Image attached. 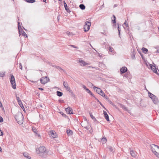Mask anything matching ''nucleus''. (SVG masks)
Returning <instances> with one entry per match:
<instances>
[{"mask_svg":"<svg viewBox=\"0 0 159 159\" xmlns=\"http://www.w3.org/2000/svg\"><path fill=\"white\" fill-rule=\"evenodd\" d=\"M113 48H112L110 47H109V51L112 52L113 51Z\"/></svg>","mask_w":159,"mask_h":159,"instance_id":"obj_39","label":"nucleus"},{"mask_svg":"<svg viewBox=\"0 0 159 159\" xmlns=\"http://www.w3.org/2000/svg\"><path fill=\"white\" fill-rule=\"evenodd\" d=\"M69 92L71 93V94L72 95V96H75V94H74L72 92L71 90V91H69Z\"/></svg>","mask_w":159,"mask_h":159,"instance_id":"obj_45","label":"nucleus"},{"mask_svg":"<svg viewBox=\"0 0 159 159\" xmlns=\"http://www.w3.org/2000/svg\"><path fill=\"white\" fill-rule=\"evenodd\" d=\"M22 35H23L24 36H25V37H27V35L25 33L24 31H22Z\"/></svg>","mask_w":159,"mask_h":159,"instance_id":"obj_36","label":"nucleus"},{"mask_svg":"<svg viewBox=\"0 0 159 159\" xmlns=\"http://www.w3.org/2000/svg\"><path fill=\"white\" fill-rule=\"evenodd\" d=\"M70 47H72L76 48H77V49L78 48V47L75 46V45H70Z\"/></svg>","mask_w":159,"mask_h":159,"instance_id":"obj_40","label":"nucleus"},{"mask_svg":"<svg viewBox=\"0 0 159 159\" xmlns=\"http://www.w3.org/2000/svg\"><path fill=\"white\" fill-rule=\"evenodd\" d=\"M99 94L103 97L105 96V95L104 92L102 90L101 92L99 93Z\"/></svg>","mask_w":159,"mask_h":159,"instance_id":"obj_33","label":"nucleus"},{"mask_svg":"<svg viewBox=\"0 0 159 159\" xmlns=\"http://www.w3.org/2000/svg\"><path fill=\"white\" fill-rule=\"evenodd\" d=\"M26 1L30 3H32L35 2V0H26Z\"/></svg>","mask_w":159,"mask_h":159,"instance_id":"obj_29","label":"nucleus"},{"mask_svg":"<svg viewBox=\"0 0 159 159\" xmlns=\"http://www.w3.org/2000/svg\"><path fill=\"white\" fill-rule=\"evenodd\" d=\"M103 114H104V116L106 120L108 121H110L109 116L106 111H103Z\"/></svg>","mask_w":159,"mask_h":159,"instance_id":"obj_15","label":"nucleus"},{"mask_svg":"<svg viewBox=\"0 0 159 159\" xmlns=\"http://www.w3.org/2000/svg\"><path fill=\"white\" fill-rule=\"evenodd\" d=\"M19 65L20 69L21 70H22V66L21 63H20L19 64Z\"/></svg>","mask_w":159,"mask_h":159,"instance_id":"obj_41","label":"nucleus"},{"mask_svg":"<svg viewBox=\"0 0 159 159\" xmlns=\"http://www.w3.org/2000/svg\"><path fill=\"white\" fill-rule=\"evenodd\" d=\"M85 90L87 92H88V93H91V91L88 88L86 89Z\"/></svg>","mask_w":159,"mask_h":159,"instance_id":"obj_46","label":"nucleus"},{"mask_svg":"<svg viewBox=\"0 0 159 159\" xmlns=\"http://www.w3.org/2000/svg\"><path fill=\"white\" fill-rule=\"evenodd\" d=\"M130 153L133 157H135L136 156V152L132 150H130Z\"/></svg>","mask_w":159,"mask_h":159,"instance_id":"obj_17","label":"nucleus"},{"mask_svg":"<svg viewBox=\"0 0 159 159\" xmlns=\"http://www.w3.org/2000/svg\"><path fill=\"white\" fill-rule=\"evenodd\" d=\"M82 87L85 90H86V89H87V87H86V86L85 85H83Z\"/></svg>","mask_w":159,"mask_h":159,"instance_id":"obj_51","label":"nucleus"},{"mask_svg":"<svg viewBox=\"0 0 159 159\" xmlns=\"http://www.w3.org/2000/svg\"><path fill=\"white\" fill-rule=\"evenodd\" d=\"M82 126L83 127H84V128H85L86 129H87V130H89V129L88 128V127H87L86 126H83L82 125Z\"/></svg>","mask_w":159,"mask_h":159,"instance_id":"obj_53","label":"nucleus"},{"mask_svg":"<svg viewBox=\"0 0 159 159\" xmlns=\"http://www.w3.org/2000/svg\"><path fill=\"white\" fill-rule=\"evenodd\" d=\"M66 133L67 135L69 136H70L72 135L73 132L70 129H68L66 131Z\"/></svg>","mask_w":159,"mask_h":159,"instance_id":"obj_19","label":"nucleus"},{"mask_svg":"<svg viewBox=\"0 0 159 159\" xmlns=\"http://www.w3.org/2000/svg\"><path fill=\"white\" fill-rule=\"evenodd\" d=\"M60 102H63L64 101L63 100L60 99L59 100Z\"/></svg>","mask_w":159,"mask_h":159,"instance_id":"obj_52","label":"nucleus"},{"mask_svg":"<svg viewBox=\"0 0 159 159\" xmlns=\"http://www.w3.org/2000/svg\"><path fill=\"white\" fill-rule=\"evenodd\" d=\"M49 134L52 138H56L57 136L56 132H54L52 130H51L49 131Z\"/></svg>","mask_w":159,"mask_h":159,"instance_id":"obj_9","label":"nucleus"},{"mask_svg":"<svg viewBox=\"0 0 159 159\" xmlns=\"http://www.w3.org/2000/svg\"><path fill=\"white\" fill-rule=\"evenodd\" d=\"M89 93L91 95H92V96H93V97H94V98H95V96H94V95L91 92V93Z\"/></svg>","mask_w":159,"mask_h":159,"instance_id":"obj_50","label":"nucleus"},{"mask_svg":"<svg viewBox=\"0 0 159 159\" xmlns=\"http://www.w3.org/2000/svg\"><path fill=\"white\" fill-rule=\"evenodd\" d=\"M16 100L17 101V102L19 101H21L19 97H18L17 96H16Z\"/></svg>","mask_w":159,"mask_h":159,"instance_id":"obj_44","label":"nucleus"},{"mask_svg":"<svg viewBox=\"0 0 159 159\" xmlns=\"http://www.w3.org/2000/svg\"><path fill=\"white\" fill-rule=\"evenodd\" d=\"M89 67H91V68H96V70H98V68H95V67H93V66H89Z\"/></svg>","mask_w":159,"mask_h":159,"instance_id":"obj_55","label":"nucleus"},{"mask_svg":"<svg viewBox=\"0 0 159 159\" xmlns=\"http://www.w3.org/2000/svg\"><path fill=\"white\" fill-rule=\"evenodd\" d=\"M36 134V135L38 136V137H40V135L39 134Z\"/></svg>","mask_w":159,"mask_h":159,"instance_id":"obj_57","label":"nucleus"},{"mask_svg":"<svg viewBox=\"0 0 159 159\" xmlns=\"http://www.w3.org/2000/svg\"><path fill=\"white\" fill-rule=\"evenodd\" d=\"M57 95L59 97H61L63 95L62 92L57 91Z\"/></svg>","mask_w":159,"mask_h":159,"instance_id":"obj_23","label":"nucleus"},{"mask_svg":"<svg viewBox=\"0 0 159 159\" xmlns=\"http://www.w3.org/2000/svg\"><path fill=\"white\" fill-rule=\"evenodd\" d=\"M80 8L82 10H84L85 8V7L84 5L81 4L79 6Z\"/></svg>","mask_w":159,"mask_h":159,"instance_id":"obj_24","label":"nucleus"},{"mask_svg":"<svg viewBox=\"0 0 159 159\" xmlns=\"http://www.w3.org/2000/svg\"><path fill=\"white\" fill-rule=\"evenodd\" d=\"M116 7V4H115V5L114 6V7Z\"/></svg>","mask_w":159,"mask_h":159,"instance_id":"obj_64","label":"nucleus"},{"mask_svg":"<svg viewBox=\"0 0 159 159\" xmlns=\"http://www.w3.org/2000/svg\"><path fill=\"white\" fill-rule=\"evenodd\" d=\"M79 62L80 65L81 66H84L88 64V63H86L84 61L82 60L81 59H79Z\"/></svg>","mask_w":159,"mask_h":159,"instance_id":"obj_10","label":"nucleus"},{"mask_svg":"<svg viewBox=\"0 0 159 159\" xmlns=\"http://www.w3.org/2000/svg\"><path fill=\"white\" fill-rule=\"evenodd\" d=\"M15 117L16 120L19 124L21 125L23 124L24 117L21 112H19L17 113L15 115Z\"/></svg>","mask_w":159,"mask_h":159,"instance_id":"obj_2","label":"nucleus"},{"mask_svg":"<svg viewBox=\"0 0 159 159\" xmlns=\"http://www.w3.org/2000/svg\"><path fill=\"white\" fill-rule=\"evenodd\" d=\"M18 103L21 107H22V106L23 107V105L21 101H19L18 102Z\"/></svg>","mask_w":159,"mask_h":159,"instance_id":"obj_34","label":"nucleus"},{"mask_svg":"<svg viewBox=\"0 0 159 159\" xmlns=\"http://www.w3.org/2000/svg\"><path fill=\"white\" fill-rule=\"evenodd\" d=\"M3 120L2 118L0 116V122H2L3 121Z\"/></svg>","mask_w":159,"mask_h":159,"instance_id":"obj_42","label":"nucleus"},{"mask_svg":"<svg viewBox=\"0 0 159 159\" xmlns=\"http://www.w3.org/2000/svg\"><path fill=\"white\" fill-rule=\"evenodd\" d=\"M56 68L64 72H65V71L64 70L62 69L61 67H60L59 66H56Z\"/></svg>","mask_w":159,"mask_h":159,"instance_id":"obj_31","label":"nucleus"},{"mask_svg":"<svg viewBox=\"0 0 159 159\" xmlns=\"http://www.w3.org/2000/svg\"><path fill=\"white\" fill-rule=\"evenodd\" d=\"M142 50L143 53L145 54L147 53L148 51V49L144 48H142Z\"/></svg>","mask_w":159,"mask_h":159,"instance_id":"obj_21","label":"nucleus"},{"mask_svg":"<svg viewBox=\"0 0 159 159\" xmlns=\"http://www.w3.org/2000/svg\"><path fill=\"white\" fill-rule=\"evenodd\" d=\"M36 152L40 156L43 158H46L50 154L49 150L46 149L43 146H40L38 148V150H36Z\"/></svg>","mask_w":159,"mask_h":159,"instance_id":"obj_1","label":"nucleus"},{"mask_svg":"<svg viewBox=\"0 0 159 159\" xmlns=\"http://www.w3.org/2000/svg\"><path fill=\"white\" fill-rule=\"evenodd\" d=\"M129 74L130 72H127V73L124 75V77L128 79L129 78Z\"/></svg>","mask_w":159,"mask_h":159,"instance_id":"obj_25","label":"nucleus"},{"mask_svg":"<svg viewBox=\"0 0 159 159\" xmlns=\"http://www.w3.org/2000/svg\"><path fill=\"white\" fill-rule=\"evenodd\" d=\"M154 98L152 99L153 102L155 104H157L159 103V100L158 98L156 96H155V98Z\"/></svg>","mask_w":159,"mask_h":159,"instance_id":"obj_12","label":"nucleus"},{"mask_svg":"<svg viewBox=\"0 0 159 159\" xmlns=\"http://www.w3.org/2000/svg\"><path fill=\"white\" fill-rule=\"evenodd\" d=\"M49 80V78L47 77H43L40 80L41 83L42 84L46 83Z\"/></svg>","mask_w":159,"mask_h":159,"instance_id":"obj_6","label":"nucleus"},{"mask_svg":"<svg viewBox=\"0 0 159 159\" xmlns=\"http://www.w3.org/2000/svg\"><path fill=\"white\" fill-rule=\"evenodd\" d=\"M120 107H122L123 109H124L125 111H127V107H125L124 105H123L122 104H120Z\"/></svg>","mask_w":159,"mask_h":159,"instance_id":"obj_26","label":"nucleus"},{"mask_svg":"<svg viewBox=\"0 0 159 159\" xmlns=\"http://www.w3.org/2000/svg\"><path fill=\"white\" fill-rule=\"evenodd\" d=\"M113 17L114 18V19L112 20V21L113 22V23L115 25L116 23V17L114 15H113Z\"/></svg>","mask_w":159,"mask_h":159,"instance_id":"obj_32","label":"nucleus"},{"mask_svg":"<svg viewBox=\"0 0 159 159\" xmlns=\"http://www.w3.org/2000/svg\"><path fill=\"white\" fill-rule=\"evenodd\" d=\"M66 34L69 36L70 35V32L67 31L66 32Z\"/></svg>","mask_w":159,"mask_h":159,"instance_id":"obj_54","label":"nucleus"},{"mask_svg":"<svg viewBox=\"0 0 159 159\" xmlns=\"http://www.w3.org/2000/svg\"><path fill=\"white\" fill-rule=\"evenodd\" d=\"M109 150H110V151L112 152L113 149H112V147H109Z\"/></svg>","mask_w":159,"mask_h":159,"instance_id":"obj_48","label":"nucleus"},{"mask_svg":"<svg viewBox=\"0 0 159 159\" xmlns=\"http://www.w3.org/2000/svg\"><path fill=\"white\" fill-rule=\"evenodd\" d=\"M65 111L69 114H73V110L70 107H67L65 109Z\"/></svg>","mask_w":159,"mask_h":159,"instance_id":"obj_11","label":"nucleus"},{"mask_svg":"<svg viewBox=\"0 0 159 159\" xmlns=\"http://www.w3.org/2000/svg\"><path fill=\"white\" fill-rule=\"evenodd\" d=\"M64 5L65 8V9L67 11V12H70V11L69 8H68L67 7V4L65 1H64Z\"/></svg>","mask_w":159,"mask_h":159,"instance_id":"obj_16","label":"nucleus"},{"mask_svg":"<svg viewBox=\"0 0 159 159\" xmlns=\"http://www.w3.org/2000/svg\"><path fill=\"white\" fill-rule=\"evenodd\" d=\"M124 24L126 26V27H127L128 28V29L129 28V26L128 25L127 22V21L126 20H125V21Z\"/></svg>","mask_w":159,"mask_h":159,"instance_id":"obj_38","label":"nucleus"},{"mask_svg":"<svg viewBox=\"0 0 159 159\" xmlns=\"http://www.w3.org/2000/svg\"><path fill=\"white\" fill-rule=\"evenodd\" d=\"M42 116L41 115H39V117L41 118V117H42Z\"/></svg>","mask_w":159,"mask_h":159,"instance_id":"obj_62","label":"nucleus"},{"mask_svg":"<svg viewBox=\"0 0 159 159\" xmlns=\"http://www.w3.org/2000/svg\"><path fill=\"white\" fill-rule=\"evenodd\" d=\"M5 75V72H2L0 73V76L3 77Z\"/></svg>","mask_w":159,"mask_h":159,"instance_id":"obj_37","label":"nucleus"},{"mask_svg":"<svg viewBox=\"0 0 159 159\" xmlns=\"http://www.w3.org/2000/svg\"><path fill=\"white\" fill-rule=\"evenodd\" d=\"M135 51L133 50L132 53L131 55V58L132 59H134L135 58Z\"/></svg>","mask_w":159,"mask_h":159,"instance_id":"obj_18","label":"nucleus"},{"mask_svg":"<svg viewBox=\"0 0 159 159\" xmlns=\"http://www.w3.org/2000/svg\"><path fill=\"white\" fill-rule=\"evenodd\" d=\"M32 130L33 132L36 134H37V129H35V128L34 127H32Z\"/></svg>","mask_w":159,"mask_h":159,"instance_id":"obj_35","label":"nucleus"},{"mask_svg":"<svg viewBox=\"0 0 159 159\" xmlns=\"http://www.w3.org/2000/svg\"><path fill=\"white\" fill-rule=\"evenodd\" d=\"M81 125H83V126H85L84 125V124H81Z\"/></svg>","mask_w":159,"mask_h":159,"instance_id":"obj_63","label":"nucleus"},{"mask_svg":"<svg viewBox=\"0 0 159 159\" xmlns=\"http://www.w3.org/2000/svg\"><path fill=\"white\" fill-rule=\"evenodd\" d=\"M89 114H90V116H91V118L93 120H95V121H97L95 117L91 113H90Z\"/></svg>","mask_w":159,"mask_h":159,"instance_id":"obj_28","label":"nucleus"},{"mask_svg":"<svg viewBox=\"0 0 159 159\" xmlns=\"http://www.w3.org/2000/svg\"><path fill=\"white\" fill-rule=\"evenodd\" d=\"M91 25V23L90 22L86 21L84 26V30L85 32H87L89 30Z\"/></svg>","mask_w":159,"mask_h":159,"instance_id":"obj_5","label":"nucleus"},{"mask_svg":"<svg viewBox=\"0 0 159 159\" xmlns=\"http://www.w3.org/2000/svg\"><path fill=\"white\" fill-rule=\"evenodd\" d=\"M127 69L126 67H122L120 69V73L121 74H123L127 72Z\"/></svg>","mask_w":159,"mask_h":159,"instance_id":"obj_13","label":"nucleus"},{"mask_svg":"<svg viewBox=\"0 0 159 159\" xmlns=\"http://www.w3.org/2000/svg\"><path fill=\"white\" fill-rule=\"evenodd\" d=\"M63 85L64 87L66 88V90L68 91H71L70 87L68 86V84L67 82L64 81L63 82Z\"/></svg>","mask_w":159,"mask_h":159,"instance_id":"obj_8","label":"nucleus"},{"mask_svg":"<svg viewBox=\"0 0 159 159\" xmlns=\"http://www.w3.org/2000/svg\"><path fill=\"white\" fill-rule=\"evenodd\" d=\"M11 76L10 82L12 85V88L14 89H15L16 88V85L14 77L12 75H11Z\"/></svg>","mask_w":159,"mask_h":159,"instance_id":"obj_4","label":"nucleus"},{"mask_svg":"<svg viewBox=\"0 0 159 159\" xmlns=\"http://www.w3.org/2000/svg\"><path fill=\"white\" fill-rule=\"evenodd\" d=\"M107 139L105 138H103L101 139V141L103 143H104L107 141Z\"/></svg>","mask_w":159,"mask_h":159,"instance_id":"obj_27","label":"nucleus"},{"mask_svg":"<svg viewBox=\"0 0 159 159\" xmlns=\"http://www.w3.org/2000/svg\"><path fill=\"white\" fill-rule=\"evenodd\" d=\"M103 97L105 98L106 99L108 100L109 101V99L107 97V96H106V95H105V96Z\"/></svg>","mask_w":159,"mask_h":159,"instance_id":"obj_47","label":"nucleus"},{"mask_svg":"<svg viewBox=\"0 0 159 159\" xmlns=\"http://www.w3.org/2000/svg\"><path fill=\"white\" fill-rule=\"evenodd\" d=\"M61 114L64 117L66 116V115L63 113H62V114Z\"/></svg>","mask_w":159,"mask_h":159,"instance_id":"obj_59","label":"nucleus"},{"mask_svg":"<svg viewBox=\"0 0 159 159\" xmlns=\"http://www.w3.org/2000/svg\"><path fill=\"white\" fill-rule=\"evenodd\" d=\"M93 88L94 90L96 91L97 93L99 94L102 90L100 88L97 87L95 86H94Z\"/></svg>","mask_w":159,"mask_h":159,"instance_id":"obj_14","label":"nucleus"},{"mask_svg":"<svg viewBox=\"0 0 159 159\" xmlns=\"http://www.w3.org/2000/svg\"><path fill=\"white\" fill-rule=\"evenodd\" d=\"M148 94L149 95V97L151 98V99H154V98H155V96L153 94H152V93H150V92H149L148 93Z\"/></svg>","mask_w":159,"mask_h":159,"instance_id":"obj_22","label":"nucleus"},{"mask_svg":"<svg viewBox=\"0 0 159 159\" xmlns=\"http://www.w3.org/2000/svg\"><path fill=\"white\" fill-rule=\"evenodd\" d=\"M39 89L40 90H43V89L42 88H39Z\"/></svg>","mask_w":159,"mask_h":159,"instance_id":"obj_56","label":"nucleus"},{"mask_svg":"<svg viewBox=\"0 0 159 159\" xmlns=\"http://www.w3.org/2000/svg\"><path fill=\"white\" fill-rule=\"evenodd\" d=\"M3 135V133L2 131L0 130V136H2Z\"/></svg>","mask_w":159,"mask_h":159,"instance_id":"obj_49","label":"nucleus"},{"mask_svg":"<svg viewBox=\"0 0 159 159\" xmlns=\"http://www.w3.org/2000/svg\"><path fill=\"white\" fill-rule=\"evenodd\" d=\"M52 66L53 67H55L56 68V66H56L55 65H52Z\"/></svg>","mask_w":159,"mask_h":159,"instance_id":"obj_60","label":"nucleus"},{"mask_svg":"<svg viewBox=\"0 0 159 159\" xmlns=\"http://www.w3.org/2000/svg\"><path fill=\"white\" fill-rule=\"evenodd\" d=\"M95 99L96 100H97L98 102H99L100 101H99V100L98 99H97L95 97Z\"/></svg>","mask_w":159,"mask_h":159,"instance_id":"obj_58","label":"nucleus"},{"mask_svg":"<svg viewBox=\"0 0 159 159\" xmlns=\"http://www.w3.org/2000/svg\"><path fill=\"white\" fill-rule=\"evenodd\" d=\"M118 33H119V36H120V28H119V26H118Z\"/></svg>","mask_w":159,"mask_h":159,"instance_id":"obj_43","label":"nucleus"},{"mask_svg":"<svg viewBox=\"0 0 159 159\" xmlns=\"http://www.w3.org/2000/svg\"><path fill=\"white\" fill-rule=\"evenodd\" d=\"M2 104L1 102L0 101V107H1V106H2Z\"/></svg>","mask_w":159,"mask_h":159,"instance_id":"obj_61","label":"nucleus"},{"mask_svg":"<svg viewBox=\"0 0 159 159\" xmlns=\"http://www.w3.org/2000/svg\"><path fill=\"white\" fill-rule=\"evenodd\" d=\"M23 155L25 157L27 158L30 159L31 158V157L29 156V154L27 152L24 153Z\"/></svg>","mask_w":159,"mask_h":159,"instance_id":"obj_20","label":"nucleus"},{"mask_svg":"<svg viewBox=\"0 0 159 159\" xmlns=\"http://www.w3.org/2000/svg\"><path fill=\"white\" fill-rule=\"evenodd\" d=\"M18 28L19 29V34L20 35V28L21 27V26H20V23L19 22H18Z\"/></svg>","mask_w":159,"mask_h":159,"instance_id":"obj_30","label":"nucleus"},{"mask_svg":"<svg viewBox=\"0 0 159 159\" xmlns=\"http://www.w3.org/2000/svg\"><path fill=\"white\" fill-rule=\"evenodd\" d=\"M151 150L152 152L156 156H159V152H157L158 149L159 150V146L154 144H152L151 145Z\"/></svg>","mask_w":159,"mask_h":159,"instance_id":"obj_3","label":"nucleus"},{"mask_svg":"<svg viewBox=\"0 0 159 159\" xmlns=\"http://www.w3.org/2000/svg\"><path fill=\"white\" fill-rule=\"evenodd\" d=\"M154 65H152V64H150V67L154 72L156 73L157 74H158V73L157 71V70L158 69L155 67V64H154Z\"/></svg>","mask_w":159,"mask_h":159,"instance_id":"obj_7","label":"nucleus"}]
</instances>
